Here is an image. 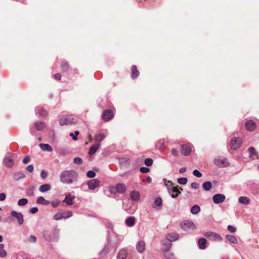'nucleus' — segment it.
<instances>
[{"instance_id": "f257e3e1", "label": "nucleus", "mask_w": 259, "mask_h": 259, "mask_svg": "<svg viewBox=\"0 0 259 259\" xmlns=\"http://www.w3.org/2000/svg\"><path fill=\"white\" fill-rule=\"evenodd\" d=\"M78 176V172L74 170H65L60 174V181L63 184L70 185L77 181Z\"/></svg>"}, {"instance_id": "f03ea898", "label": "nucleus", "mask_w": 259, "mask_h": 259, "mask_svg": "<svg viewBox=\"0 0 259 259\" xmlns=\"http://www.w3.org/2000/svg\"><path fill=\"white\" fill-rule=\"evenodd\" d=\"M123 239V237L122 236L115 234L114 232L112 231L108 239L107 243L111 246L112 249L116 251Z\"/></svg>"}, {"instance_id": "7ed1b4c3", "label": "nucleus", "mask_w": 259, "mask_h": 259, "mask_svg": "<svg viewBox=\"0 0 259 259\" xmlns=\"http://www.w3.org/2000/svg\"><path fill=\"white\" fill-rule=\"evenodd\" d=\"M168 184H165L167 192L171 198L176 199L181 194V191L178 189V186L175 187L170 181H167Z\"/></svg>"}, {"instance_id": "20e7f679", "label": "nucleus", "mask_w": 259, "mask_h": 259, "mask_svg": "<svg viewBox=\"0 0 259 259\" xmlns=\"http://www.w3.org/2000/svg\"><path fill=\"white\" fill-rule=\"evenodd\" d=\"M58 232V230L57 229H55L54 232V237H53L52 232H50L48 230H45L43 232V237L44 239L48 242H51L53 240L56 241L57 240Z\"/></svg>"}, {"instance_id": "39448f33", "label": "nucleus", "mask_w": 259, "mask_h": 259, "mask_svg": "<svg viewBox=\"0 0 259 259\" xmlns=\"http://www.w3.org/2000/svg\"><path fill=\"white\" fill-rule=\"evenodd\" d=\"M181 228L186 231L194 230L196 228V226L194 223L190 220H186L181 223Z\"/></svg>"}, {"instance_id": "423d86ee", "label": "nucleus", "mask_w": 259, "mask_h": 259, "mask_svg": "<svg viewBox=\"0 0 259 259\" xmlns=\"http://www.w3.org/2000/svg\"><path fill=\"white\" fill-rule=\"evenodd\" d=\"M209 240L213 241H221L222 240V237L218 233L212 232H207L204 234Z\"/></svg>"}, {"instance_id": "0eeeda50", "label": "nucleus", "mask_w": 259, "mask_h": 259, "mask_svg": "<svg viewBox=\"0 0 259 259\" xmlns=\"http://www.w3.org/2000/svg\"><path fill=\"white\" fill-rule=\"evenodd\" d=\"M242 140L240 138H233L230 142V147L232 149L237 150L242 144Z\"/></svg>"}, {"instance_id": "6e6552de", "label": "nucleus", "mask_w": 259, "mask_h": 259, "mask_svg": "<svg viewBox=\"0 0 259 259\" xmlns=\"http://www.w3.org/2000/svg\"><path fill=\"white\" fill-rule=\"evenodd\" d=\"M76 122L77 120L70 116L64 117L59 120V124L61 126L76 123Z\"/></svg>"}, {"instance_id": "1a4fd4ad", "label": "nucleus", "mask_w": 259, "mask_h": 259, "mask_svg": "<svg viewBox=\"0 0 259 259\" xmlns=\"http://www.w3.org/2000/svg\"><path fill=\"white\" fill-rule=\"evenodd\" d=\"M3 159V164L7 168H11L14 165V161L13 158L9 156L12 155V154L9 153Z\"/></svg>"}, {"instance_id": "9d476101", "label": "nucleus", "mask_w": 259, "mask_h": 259, "mask_svg": "<svg viewBox=\"0 0 259 259\" xmlns=\"http://www.w3.org/2000/svg\"><path fill=\"white\" fill-rule=\"evenodd\" d=\"M11 215L17 219L19 225H22L24 223V216L21 212H18L15 210L11 212Z\"/></svg>"}, {"instance_id": "9b49d317", "label": "nucleus", "mask_w": 259, "mask_h": 259, "mask_svg": "<svg viewBox=\"0 0 259 259\" xmlns=\"http://www.w3.org/2000/svg\"><path fill=\"white\" fill-rule=\"evenodd\" d=\"M100 184V181L97 179H92L87 183L89 189L91 190H94L99 186Z\"/></svg>"}, {"instance_id": "f8f14e48", "label": "nucleus", "mask_w": 259, "mask_h": 259, "mask_svg": "<svg viewBox=\"0 0 259 259\" xmlns=\"http://www.w3.org/2000/svg\"><path fill=\"white\" fill-rule=\"evenodd\" d=\"M113 112L109 109L104 110L102 114V118L105 121H109L113 118Z\"/></svg>"}, {"instance_id": "ddd939ff", "label": "nucleus", "mask_w": 259, "mask_h": 259, "mask_svg": "<svg viewBox=\"0 0 259 259\" xmlns=\"http://www.w3.org/2000/svg\"><path fill=\"white\" fill-rule=\"evenodd\" d=\"M192 151V146L190 144H183L181 146V152L185 156H188L190 154Z\"/></svg>"}, {"instance_id": "4468645a", "label": "nucleus", "mask_w": 259, "mask_h": 259, "mask_svg": "<svg viewBox=\"0 0 259 259\" xmlns=\"http://www.w3.org/2000/svg\"><path fill=\"white\" fill-rule=\"evenodd\" d=\"M171 245V243H168L167 246L163 250L164 255L166 259H176L174 254L169 251Z\"/></svg>"}, {"instance_id": "2eb2a0df", "label": "nucleus", "mask_w": 259, "mask_h": 259, "mask_svg": "<svg viewBox=\"0 0 259 259\" xmlns=\"http://www.w3.org/2000/svg\"><path fill=\"white\" fill-rule=\"evenodd\" d=\"M226 199V196L224 194H217L213 196L212 200L213 202L218 204L223 202Z\"/></svg>"}, {"instance_id": "dca6fc26", "label": "nucleus", "mask_w": 259, "mask_h": 259, "mask_svg": "<svg viewBox=\"0 0 259 259\" xmlns=\"http://www.w3.org/2000/svg\"><path fill=\"white\" fill-rule=\"evenodd\" d=\"M214 164L220 167H225L229 165V164L227 163L226 158L223 159H215L214 160Z\"/></svg>"}, {"instance_id": "f3484780", "label": "nucleus", "mask_w": 259, "mask_h": 259, "mask_svg": "<svg viewBox=\"0 0 259 259\" xmlns=\"http://www.w3.org/2000/svg\"><path fill=\"white\" fill-rule=\"evenodd\" d=\"M179 238V235L176 233H169L166 235V239L171 242L177 240Z\"/></svg>"}, {"instance_id": "a211bd4d", "label": "nucleus", "mask_w": 259, "mask_h": 259, "mask_svg": "<svg viewBox=\"0 0 259 259\" xmlns=\"http://www.w3.org/2000/svg\"><path fill=\"white\" fill-rule=\"evenodd\" d=\"M245 128L247 131H253L256 128L255 122L252 120L247 121L245 124Z\"/></svg>"}, {"instance_id": "6ab92c4d", "label": "nucleus", "mask_w": 259, "mask_h": 259, "mask_svg": "<svg viewBox=\"0 0 259 259\" xmlns=\"http://www.w3.org/2000/svg\"><path fill=\"white\" fill-rule=\"evenodd\" d=\"M35 113L37 116H46L47 115V112L44 107L38 106L35 108Z\"/></svg>"}, {"instance_id": "aec40b11", "label": "nucleus", "mask_w": 259, "mask_h": 259, "mask_svg": "<svg viewBox=\"0 0 259 259\" xmlns=\"http://www.w3.org/2000/svg\"><path fill=\"white\" fill-rule=\"evenodd\" d=\"M74 199L75 196L72 195L70 193H69L66 195V197L63 202L66 203L67 205L70 206L73 204Z\"/></svg>"}, {"instance_id": "412c9836", "label": "nucleus", "mask_w": 259, "mask_h": 259, "mask_svg": "<svg viewBox=\"0 0 259 259\" xmlns=\"http://www.w3.org/2000/svg\"><path fill=\"white\" fill-rule=\"evenodd\" d=\"M127 251L125 248L120 249L117 255V259H126Z\"/></svg>"}, {"instance_id": "4be33fe9", "label": "nucleus", "mask_w": 259, "mask_h": 259, "mask_svg": "<svg viewBox=\"0 0 259 259\" xmlns=\"http://www.w3.org/2000/svg\"><path fill=\"white\" fill-rule=\"evenodd\" d=\"M132 71V78L135 79L139 76V71L138 70L137 66L136 65H132L131 67Z\"/></svg>"}, {"instance_id": "5701e85b", "label": "nucleus", "mask_w": 259, "mask_h": 259, "mask_svg": "<svg viewBox=\"0 0 259 259\" xmlns=\"http://www.w3.org/2000/svg\"><path fill=\"white\" fill-rule=\"evenodd\" d=\"M136 248L139 253H142L145 249V243L144 241H141L137 243Z\"/></svg>"}, {"instance_id": "b1692460", "label": "nucleus", "mask_w": 259, "mask_h": 259, "mask_svg": "<svg viewBox=\"0 0 259 259\" xmlns=\"http://www.w3.org/2000/svg\"><path fill=\"white\" fill-rule=\"evenodd\" d=\"M118 193L123 194L126 190V186L124 184L118 183L115 185Z\"/></svg>"}, {"instance_id": "393cba45", "label": "nucleus", "mask_w": 259, "mask_h": 259, "mask_svg": "<svg viewBox=\"0 0 259 259\" xmlns=\"http://www.w3.org/2000/svg\"><path fill=\"white\" fill-rule=\"evenodd\" d=\"M34 126L38 131H42L46 126L45 123L42 121H36L34 123Z\"/></svg>"}, {"instance_id": "a878e982", "label": "nucleus", "mask_w": 259, "mask_h": 259, "mask_svg": "<svg viewBox=\"0 0 259 259\" xmlns=\"http://www.w3.org/2000/svg\"><path fill=\"white\" fill-rule=\"evenodd\" d=\"M140 197V193L136 191H132L130 194V198L132 201H137Z\"/></svg>"}, {"instance_id": "bb28decb", "label": "nucleus", "mask_w": 259, "mask_h": 259, "mask_svg": "<svg viewBox=\"0 0 259 259\" xmlns=\"http://www.w3.org/2000/svg\"><path fill=\"white\" fill-rule=\"evenodd\" d=\"M39 146L44 151L52 152L53 151L52 147L48 144H40Z\"/></svg>"}, {"instance_id": "cd10ccee", "label": "nucleus", "mask_w": 259, "mask_h": 259, "mask_svg": "<svg viewBox=\"0 0 259 259\" xmlns=\"http://www.w3.org/2000/svg\"><path fill=\"white\" fill-rule=\"evenodd\" d=\"M206 239L204 238L199 239L198 241L199 248L200 249H204L206 248Z\"/></svg>"}, {"instance_id": "c85d7f7f", "label": "nucleus", "mask_w": 259, "mask_h": 259, "mask_svg": "<svg viewBox=\"0 0 259 259\" xmlns=\"http://www.w3.org/2000/svg\"><path fill=\"white\" fill-rule=\"evenodd\" d=\"M136 222V219L134 217H129L125 220V223L126 225L128 227L133 226Z\"/></svg>"}, {"instance_id": "c756f323", "label": "nucleus", "mask_w": 259, "mask_h": 259, "mask_svg": "<svg viewBox=\"0 0 259 259\" xmlns=\"http://www.w3.org/2000/svg\"><path fill=\"white\" fill-rule=\"evenodd\" d=\"M100 147V143H98L96 145H92L89 149V154L91 155L94 154L97 152V151L98 150Z\"/></svg>"}, {"instance_id": "7c9ffc66", "label": "nucleus", "mask_w": 259, "mask_h": 259, "mask_svg": "<svg viewBox=\"0 0 259 259\" xmlns=\"http://www.w3.org/2000/svg\"><path fill=\"white\" fill-rule=\"evenodd\" d=\"M110 247H111V246L109 245H108V243L105 245L104 248L100 253L99 255L101 256V257H103L105 255H106L110 252Z\"/></svg>"}, {"instance_id": "2f4dec72", "label": "nucleus", "mask_w": 259, "mask_h": 259, "mask_svg": "<svg viewBox=\"0 0 259 259\" xmlns=\"http://www.w3.org/2000/svg\"><path fill=\"white\" fill-rule=\"evenodd\" d=\"M51 186L49 184H46L41 185L39 188V191L41 193H44L50 190Z\"/></svg>"}, {"instance_id": "473e14b6", "label": "nucleus", "mask_w": 259, "mask_h": 259, "mask_svg": "<svg viewBox=\"0 0 259 259\" xmlns=\"http://www.w3.org/2000/svg\"><path fill=\"white\" fill-rule=\"evenodd\" d=\"M36 203L41 205H46L49 204L50 202L46 200L43 197H38L36 200Z\"/></svg>"}, {"instance_id": "72a5a7b5", "label": "nucleus", "mask_w": 259, "mask_h": 259, "mask_svg": "<svg viewBox=\"0 0 259 259\" xmlns=\"http://www.w3.org/2000/svg\"><path fill=\"white\" fill-rule=\"evenodd\" d=\"M61 68L62 71L66 72L70 69V66L68 63L66 61H63L61 63Z\"/></svg>"}, {"instance_id": "f704fd0d", "label": "nucleus", "mask_w": 259, "mask_h": 259, "mask_svg": "<svg viewBox=\"0 0 259 259\" xmlns=\"http://www.w3.org/2000/svg\"><path fill=\"white\" fill-rule=\"evenodd\" d=\"M227 239L233 244H237L238 240L236 237L233 235L227 234L226 236Z\"/></svg>"}, {"instance_id": "c9c22d12", "label": "nucleus", "mask_w": 259, "mask_h": 259, "mask_svg": "<svg viewBox=\"0 0 259 259\" xmlns=\"http://www.w3.org/2000/svg\"><path fill=\"white\" fill-rule=\"evenodd\" d=\"M212 187L211 183L209 181H206L203 183L202 188L203 189L206 191H209Z\"/></svg>"}, {"instance_id": "e433bc0d", "label": "nucleus", "mask_w": 259, "mask_h": 259, "mask_svg": "<svg viewBox=\"0 0 259 259\" xmlns=\"http://www.w3.org/2000/svg\"><path fill=\"white\" fill-rule=\"evenodd\" d=\"M26 176L22 172H18L15 174L13 176V178L15 180L18 181L20 179L25 178Z\"/></svg>"}, {"instance_id": "4c0bfd02", "label": "nucleus", "mask_w": 259, "mask_h": 259, "mask_svg": "<svg viewBox=\"0 0 259 259\" xmlns=\"http://www.w3.org/2000/svg\"><path fill=\"white\" fill-rule=\"evenodd\" d=\"M239 202L242 204L247 205L249 203V199L245 196H241L239 198Z\"/></svg>"}, {"instance_id": "58836bf2", "label": "nucleus", "mask_w": 259, "mask_h": 259, "mask_svg": "<svg viewBox=\"0 0 259 259\" xmlns=\"http://www.w3.org/2000/svg\"><path fill=\"white\" fill-rule=\"evenodd\" d=\"M62 219H67L72 216L73 213L71 211L61 212Z\"/></svg>"}, {"instance_id": "ea45409f", "label": "nucleus", "mask_w": 259, "mask_h": 259, "mask_svg": "<svg viewBox=\"0 0 259 259\" xmlns=\"http://www.w3.org/2000/svg\"><path fill=\"white\" fill-rule=\"evenodd\" d=\"M200 211V207L198 205H193L191 209V212L193 214H197Z\"/></svg>"}, {"instance_id": "a19ab883", "label": "nucleus", "mask_w": 259, "mask_h": 259, "mask_svg": "<svg viewBox=\"0 0 259 259\" xmlns=\"http://www.w3.org/2000/svg\"><path fill=\"white\" fill-rule=\"evenodd\" d=\"M7 252L4 249V245L3 244H0V257H5L7 256Z\"/></svg>"}, {"instance_id": "79ce46f5", "label": "nucleus", "mask_w": 259, "mask_h": 259, "mask_svg": "<svg viewBox=\"0 0 259 259\" xmlns=\"http://www.w3.org/2000/svg\"><path fill=\"white\" fill-rule=\"evenodd\" d=\"M106 136L103 133H99L95 136V141L97 142H101L104 140Z\"/></svg>"}, {"instance_id": "37998d69", "label": "nucleus", "mask_w": 259, "mask_h": 259, "mask_svg": "<svg viewBox=\"0 0 259 259\" xmlns=\"http://www.w3.org/2000/svg\"><path fill=\"white\" fill-rule=\"evenodd\" d=\"M35 188L32 186L29 188L26 192V195L28 196H33L34 195V191Z\"/></svg>"}, {"instance_id": "c03bdc74", "label": "nucleus", "mask_w": 259, "mask_h": 259, "mask_svg": "<svg viewBox=\"0 0 259 259\" xmlns=\"http://www.w3.org/2000/svg\"><path fill=\"white\" fill-rule=\"evenodd\" d=\"M154 204L156 206L160 207L162 204V199L160 197H157L155 199Z\"/></svg>"}, {"instance_id": "a18cd8bd", "label": "nucleus", "mask_w": 259, "mask_h": 259, "mask_svg": "<svg viewBox=\"0 0 259 259\" xmlns=\"http://www.w3.org/2000/svg\"><path fill=\"white\" fill-rule=\"evenodd\" d=\"M178 183L180 185H185L188 182V179L186 177H182L178 179Z\"/></svg>"}, {"instance_id": "49530a36", "label": "nucleus", "mask_w": 259, "mask_h": 259, "mask_svg": "<svg viewBox=\"0 0 259 259\" xmlns=\"http://www.w3.org/2000/svg\"><path fill=\"white\" fill-rule=\"evenodd\" d=\"M249 153V157L251 158L253 156L256 155V152L254 148L250 147L248 149Z\"/></svg>"}, {"instance_id": "de8ad7c7", "label": "nucleus", "mask_w": 259, "mask_h": 259, "mask_svg": "<svg viewBox=\"0 0 259 259\" xmlns=\"http://www.w3.org/2000/svg\"><path fill=\"white\" fill-rule=\"evenodd\" d=\"M28 203V200L26 198L20 199L18 201V205L19 206H23Z\"/></svg>"}, {"instance_id": "09e8293b", "label": "nucleus", "mask_w": 259, "mask_h": 259, "mask_svg": "<svg viewBox=\"0 0 259 259\" xmlns=\"http://www.w3.org/2000/svg\"><path fill=\"white\" fill-rule=\"evenodd\" d=\"M153 160L150 158L145 159L144 161L145 164L147 166H150L153 164Z\"/></svg>"}, {"instance_id": "8fccbe9b", "label": "nucleus", "mask_w": 259, "mask_h": 259, "mask_svg": "<svg viewBox=\"0 0 259 259\" xmlns=\"http://www.w3.org/2000/svg\"><path fill=\"white\" fill-rule=\"evenodd\" d=\"M73 162L75 164H78V165H80V164H81L82 163L83 161H82V159L81 158L76 157H75L74 158Z\"/></svg>"}, {"instance_id": "3c124183", "label": "nucleus", "mask_w": 259, "mask_h": 259, "mask_svg": "<svg viewBox=\"0 0 259 259\" xmlns=\"http://www.w3.org/2000/svg\"><path fill=\"white\" fill-rule=\"evenodd\" d=\"M87 176L89 178H93L96 176V173L94 171L90 170L87 172Z\"/></svg>"}, {"instance_id": "603ef678", "label": "nucleus", "mask_w": 259, "mask_h": 259, "mask_svg": "<svg viewBox=\"0 0 259 259\" xmlns=\"http://www.w3.org/2000/svg\"><path fill=\"white\" fill-rule=\"evenodd\" d=\"M192 174L194 176H195V177H196L197 178H200L202 176V173L200 171H199L198 169H194L193 171Z\"/></svg>"}, {"instance_id": "864d4df0", "label": "nucleus", "mask_w": 259, "mask_h": 259, "mask_svg": "<svg viewBox=\"0 0 259 259\" xmlns=\"http://www.w3.org/2000/svg\"><path fill=\"white\" fill-rule=\"evenodd\" d=\"M53 219L56 221H59L62 219L61 212H57L54 215Z\"/></svg>"}, {"instance_id": "5fc2aeb1", "label": "nucleus", "mask_w": 259, "mask_h": 259, "mask_svg": "<svg viewBox=\"0 0 259 259\" xmlns=\"http://www.w3.org/2000/svg\"><path fill=\"white\" fill-rule=\"evenodd\" d=\"M109 191L111 194H113L118 193L115 186H112L109 187Z\"/></svg>"}, {"instance_id": "6e6d98bb", "label": "nucleus", "mask_w": 259, "mask_h": 259, "mask_svg": "<svg viewBox=\"0 0 259 259\" xmlns=\"http://www.w3.org/2000/svg\"><path fill=\"white\" fill-rule=\"evenodd\" d=\"M227 229L231 233H234L236 231V228L232 225H228Z\"/></svg>"}, {"instance_id": "4d7b16f0", "label": "nucleus", "mask_w": 259, "mask_h": 259, "mask_svg": "<svg viewBox=\"0 0 259 259\" xmlns=\"http://www.w3.org/2000/svg\"><path fill=\"white\" fill-rule=\"evenodd\" d=\"M140 171L142 173H147L150 171V168L147 167H141L140 168Z\"/></svg>"}, {"instance_id": "13d9d810", "label": "nucleus", "mask_w": 259, "mask_h": 259, "mask_svg": "<svg viewBox=\"0 0 259 259\" xmlns=\"http://www.w3.org/2000/svg\"><path fill=\"white\" fill-rule=\"evenodd\" d=\"M25 169L29 172H32L34 170V167L32 164H30L26 166Z\"/></svg>"}, {"instance_id": "bf43d9fd", "label": "nucleus", "mask_w": 259, "mask_h": 259, "mask_svg": "<svg viewBox=\"0 0 259 259\" xmlns=\"http://www.w3.org/2000/svg\"><path fill=\"white\" fill-rule=\"evenodd\" d=\"M48 176V174L44 170H42L40 172V177L42 179H45Z\"/></svg>"}, {"instance_id": "052dcab7", "label": "nucleus", "mask_w": 259, "mask_h": 259, "mask_svg": "<svg viewBox=\"0 0 259 259\" xmlns=\"http://www.w3.org/2000/svg\"><path fill=\"white\" fill-rule=\"evenodd\" d=\"M120 164L128 162L130 161V159L127 158H120L119 159Z\"/></svg>"}, {"instance_id": "680f3d73", "label": "nucleus", "mask_w": 259, "mask_h": 259, "mask_svg": "<svg viewBox=\"0 0 259 259\" xmlns=\"http://www.w3.org/2000/svg\"><path fill=\"white\" fill-rule=\"evenodd\" d=\"M30 161V157L28 155L26 156L23 159L22 162L24 164H27Z\"/></svg>"}, {"instance_id": "e2e57ef3", "label": "nucleus", "mask_w": 259, "mask_h": 259, "mask_svg": "<svg viewBox=\"0 0 259 259\" xmlns=\"http://www.w3.org/2000/svg\"><path fill=\"white\" fill-rule=\"evenodd\" d=\"M38 208L37 207L35 206V207H33L31 208H30L29 210V212L31 213L34 214V213L37 212L38 211Z\"/></svg>"}, {"instance_id": "0e129e2a", "label": "nucleus", "mask_w": 259, "mask_h": 259, "mask_svg": "<svg viewBox=\"0 0 259 259\" xmlns=\"http://www.w3.org/2000/svg\"><path fill=\"white\" fill-rule=\"evenodd\" d=\"M59 201H57V200H54V201H52L51 202V204H52V206L53 207H57L59 204Z\"/></svg>"}, {"instance_id": "69168bd1", "label": "nucleus", "mask_w": 259, "mask_h": 259, "mask_svg": "<svg viewBox=\"0 0 259 259\" xmlns=\"http://www.w3.org/2000/svg\"><path fill=\"white\" fill-rule=\"evenodd\" d=\"M191 187L194 189H197L199 188V185L197 183L193 182L191 185Z\"/></svg>"}, {"instance_id": "338daca9", "label": "nucleus", "mask_w": 259, "mask_h": 259, "mask_svg": "<svg viewBox=\"0 0 259 259\" xmlns=\"http://www.w3.org/2000/svg\"><path fill=\"white\" fill-rule=\"evenodd\" d=\"M171 154L174 156H177L178 155V150L175 149V148H173L171 150Z\"/></svg>"}, {"instance_id": "774afa93", "label": "nucleus", "mask_w": 259, "mask_h": 259, "mask_svg": "<svg viewBox=\"0 0 259 259\" xmlns=\"http://www.w3.org/2000/svg\"><path fill=\"white\" fill-rule=\"evenodd\" d=\"M54 78L57 80H60L61 78V75L60 73H56L54 75Z\"/></svg>"}]
</instances>
